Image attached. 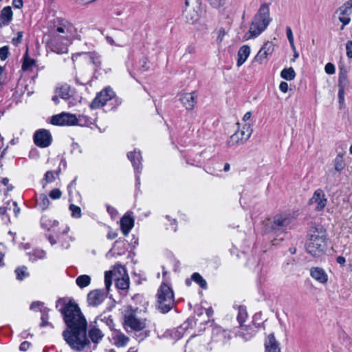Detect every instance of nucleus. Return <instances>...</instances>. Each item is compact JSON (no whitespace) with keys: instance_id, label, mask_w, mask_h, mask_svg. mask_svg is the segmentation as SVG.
I'll return each instance as SVG.
<instances>
[{"instance_id":"1","label":"nucleus","mask_w":352,"mask_h":352,"mask_svg":"<svg viewBox=\"0 0 352 352\" xmlns=\"http://www.w3.org/2000/svg\"><path fill=\"white\" fill-rule=\"evenodd\" d=\"M56 307L59 308L67 329L63 331L65 342L74 350L82 351L89 344L87 338V320L77 304L66 299L56 301Z\"/></svg>"},{"instance_id":"2","label":"nucleus","mask_w":352,"mask_h":352,"mask_svg":"<svg viewBox=\"0 0 352 352\" xmlns=\"http://www.w3.org/2000/svg\"><path fill=\"white\" fill-rule=\"evenodd\" d=\"M271 21L270 6L267 3H263L254 15L250 29L245 34L244 38L249 40L258 37L267 28Z\"/></svg>"},{"instance_id":"3","label":"nucleus","mask_w":352,"mask_h":352,"mask_svg":"<svg viewBox=\"0 0 352 352\" xmlns=\"http://www.w3.org/2000/svg\"><path fill=\"white\" fill-rule=\"evenodd\" d=\"M326 238L322 227L312 228L305 245L307 252L315 257L321 256L327 248Z\"/></svg>"},{"instance_id":"4","label":"nucleus","mask_w":352,"mask_h":352,"mask_svg":"<svg viewBox=\"0 0 352 352\" xmlns=\"http://www.w3.org/2000/svg\"><path fill=\"white\" fill-rule=\"evenodd\" d=\"M146 326V320L142 310L129 307L124 315V327L127 331H140Z\"/></svg>"},{"instance_id":"5","label":"nucleus","mask_w":352,"mask_h":352,"mask_svg":"<svg viewBox=\"0 0 352 352\" xmlns=\"http://www.w3.org/2000/svg\"><path fill=\"white\" fill-rule=\"evenodd\" d=\"M157 296L159 309L163 313L169 311L174 305V294L170 287L165 283L162 284Z\"/></svg>"},{"instance_id":"6","label":"nucleus","mask_w":352,"mask_h":352,"mask_svg":"<svg viewBox=\"0 0 352 352\" xmlns=\"http://www.w3.org/2000/svg\"><path fill=\"white\" fill-rule=\"evenodd\" d=\"M253 129L250 124H244L232 135L228 140V144L230 146L243 144L246 142L251 136Z\"/></svg>"},{"instance_id":"7","label":"nucleus","mask_w":352,"mask_h":352,"mask_svg":"<svg viewBox=\"0 0 352 352\" xmlns=\"http://www.w3.org/2000/svg\"><path fill=\"white\" fill-rule=\"evenodd\" d=\"M58 231L60 234L57 236L58 239H55L52 234L47 236V239L51 245L56 244L58 241L63 249L67 250L70 247V242L74 240L71 236H68L69 227L66 226L63 229L59 228Z\"/></svg>"},{"instance_id":"8","label":"nucleus","mask_w":352,"mask_h":352,"mask_svg":"<svg viewBox=\"0 0 352 352\" xmlns=\"http://www.w3.org/2000/svg\"><path fill=\"white\" fill-rule=\"evenodd\" d=\"M115 96L114 91L110 87H107L97 94L96 98L91 102L90 107L91 109H98L104 106L109 100Z\"/></svg>"},{"instance_id":"9","label":"nucleus","mask_w":352,"mask_h":352,"mask_svg":"<svg viewBox=\"0 0 352 352\" xmlns=\"http://www.w3.org/2000/svg\"><path fill=\"white\" fill-rule=\"evenodd\" d=\"M69 43V40L67 37L54 35L50 43V47L52 52L57 54H66L68 52Z\"/></svg>"},{"instance_id":"10","label":"nucleus","mask_w":352,"mask_h":352,"mask_svg":"<svg viewBox=\"0 0 352 352\" xmlns=\"http://www.w3.org/2000/svg\"><path fill=\"white\" fill-rule=\"evenodd\" d=\"M51 123L54 125H75L78 123V118L74 114L63 112L61 113L53 116L51 119Z\"/></svg>"},{"instance_id":"11","label":"nucleus","mask_w":352,"mask_h":352,"mask_svg":"<svg viewBox=\"0 0 352 352\" xmlns=\"http://www.w3.org/2000/svg\"><path fill=\"white\" fill-rule=\"evenodd\" d=\"M336 13L338 15L339 21L342 23L340 29L344 30L345 25H348L351 21L349 16L352 14V0H349L340 7Z\"/></svg>"},{"instance_id":"12","label":"nucleus","mask_w":352,"mask_h":352,"mask_svg":"<svg viewBox=\"0 0 352 352\" xmlns=\"http://www.w3.org/2000/svg\"><path fill=\"white\" fill-rule=\"evenodd\" d=\"M52 135L46 129H39L34 133V144L41 148L49 146L52 143Z\"/></svg>"},{"instance_id":"13","label":"nucleus","mask_w":352,"mask_h":352,"mask_svg":"<svg viewBox=\"0 0 352 352\" xmlns=\"http://www.w3.org/2000/svg\"><path fill=\"white\" fill-rule=\"evenodd\" d=\"M105 298L104 292L101 289H94L87 295V303L89 306L97 307L100 305Z\"/></svg>"},{"instance_id":"14","label":"nucleus","mask_w":352,"mask_h":352,"mask_svg":"<svg viewBox=\"0 0 352 352\" xmlns=\"http://www.w3.org/2000/svg\"><path fill=\"white\" fill-rule=\"evenodd\" d=\"M274 52V45L272 42H266L262 48L259 50L254 58L256 62L262 64L265 61L267 56Z\"/></svg>"},{"instance_id":"15","label":"nucleus","mask_w":352,"mask_h":352,"mask_svg":"<svg viewBox=\"0 0 352 352\" xmlns=\"http://www.w3.org/2000/svg\"><path fill=\"white\" fill-rule=\"evenodd\" d=\"M311 204H316V210L320 211L324 209L327 205V199L322 190H316L310 199Z\"/></svg>"},{"instance_id":"16","label":"nucleus","mask_w":352,"mask_h":352,"mask_svg":"<svg viewBox=\"0 0 352 352\" xmlns=\"http://www.w3.org/2000/svg\"><path fill=\"white\" fill-rule=\"evenodd\" d=\"M290 223L291 219L287 215H276L274 217L272 228L274 230V232H277L287 227L290 224Z\"/></svg>"},{"instance_id":"17","label":"nucleus","mask_w":352,"mask_h":352,"mask_svg":"<svg viewBox=\"0 0 352 352\" xmlns=\"http://www.w3.org/2000/svg\"><path fill=\"white\" fill-rule=\"evenodd\" d=\"M310 276L320 283L324 284L328 280V275L325 270L319 267H314L310 269Z\"/></svg>"},{"instance_id":"18","label":"nucleus","mask_w":352,"mask_h":352,"mask_svg":"<svg viewBox=\"0 0 352 352\" xmlns=\"http://www.w3.org/2000/svg\"><path fill=\"white\" fill-rule=\"evenodd\" d=\"M134 226V219L129 214H124L120 219V228L123 234L126 236Z\"/></svg>"},{"instance_id":"19","label":"nucleus","mask_w":352,"mask_h":352,"mask_svg":"<svg viewBox=\"0 0 352 352\" xmlns=\"http://www.w3.org/2000/svg\"><path fill=\"white\" fill-rule=\"evenodd\" d=\"M180 102L187 110H191L194 108L197 100L194 93H186L181 96Z\"/></svg>"},{"instance_id":"20","label":"nucleus","mask_w":352,"mask_h":352,"mask_svg":"<svg viewBox=\"0 0 352 352\" xmlns=\"http://www.w3.org/2000/svg\"><path fill=\"white\" fill-rule=\"evenodd\" d=\"M349 82L347 78V70L344 67H340L339 76H338V91H344L348 89Z\"/></svg>"},{"instance_id":"21","label":"nucleus","mask_w":352,"mask_h":352,"mask_svg":"<svg viewBox=\"0 0 352 352\" xmlns=\"http://www.w3.org/2000/svg\"><path fill=\"white\" fill-rule=\"evenodd\" d=\"M58 221L53 219L49 215H43L41 219V226L43 229L48 231L55 230V228L58 226Z\"/></svg>"},{"instance_id":"22","label":"nucleus","mask_w":352,"mask_h":352,"mask_svg":"<svg viewBox=\"0 0 352 352\" xmlns=\"http://www.w3.org/2000/svg\"><path fill=\"white\" fill-rule=\"evenodd\" d=\"M265 352H280L279 344L276 340L274 336L270 334L267 336L265 343Z\"/></svg>"},{"instance_id":"23","label":"nucleus","mask_w":352,"mask_h":352,"mask_svg":"<svg viewBox=\"0 0 352 352\" xmlns=\"http://www.w3.org/2000/svg\"><path fill=\"white\" fill-rule=\"evenodd\" d=\"M55 94L58 95L60 98L67 100L72 96L73 92L70 87L67 85H63L57 87L55 91Z\"/></svg>"},{"instance_id":"24","label":"nucleus","mask_w":352,"mask_h":352,"mask_svg":"<svg viewBox=\"0 0 352 352\" xmlns=\"http://www.w3.org/2000/svg\"><path fill=\"white\" fill-rule=\"evenodd\" d=\"M250 54V47L248 45H243L238 52L237 65L241 66Z\"/></svg>"},{"instance_id":"25","label":"nucleus","mask_w":352,"mask_h":352,"mask_svg":"<svg viewBox=\"0 0 352 352\" xmlns=\"http://www.w3.org/2000/svg\"><path fill=\"white\" fill-rule=\"evenodd\" d=\"M73 30L74 27L70 23L67 21H63L60 23V25L56 28V32L60 34H65L64 36H61L60 37H67V38H69V34H72Z\"/></svg>"},{"instance_id":"26","label":"nucleus","mask_w":352,"mask_h":352,"mask_svg":"<svg viewBox=\"0 0 352 352\" xmlns=\"http://www.w3.org/2000/svg\"><path fill=\"white\" fill-rule=\"evenodd\" d=\"M12 10L10 6H6L3 8L0 15V21L4 25H8L12 19Z\"/></svg>"},{"instance_id":"27","label":"nucleus","mask_w":352,"mask_h":352,"mask_svg":"<svg viewBox=\"0 0 352 352\" xmlns=\"http://www.w3.org/2000/svg\"><path fill=\"white\" fill-rule=\"evenodd\" d=\"M129 160L131 162L135 169L138 170L140 165V160L142 159L139 151L135 150L133 152H130L127 154Z\"/></svg>"},{"instance_id":"28","label":"nucleus","mask_w":352,"mask_h":352,"mask_svg":"<svg viewBox=\"0 0 352 352\" xmlns=\"http://www.w3.org/2000/svg\"><path fill=\"white\" fill-rule=\"evenodd\" d=\"M113 340L115 344L118 347H122L127 344L129 341V337L121 332L116 333Z\"/></svg>"},{"instance_id":"29","label":"nucleus","mask_w":352,"mask_h":352,"mask_svg":"<svg viewBox=\"0 0 352 352\" xmlns=\"http://www.w3.org/2000/svg\"><path fill=\"white\" fill-rule=\"evenodd\" d=\"M36 204L38 208L43 211L48 208L50 202L46 195L41 194L36 200Z\"/></svg>"},{"instance_id":"30","label":"nucleus","mask_w":352,"mask_h":352,"mask_svg":"<svg viewBox=\"0 0 352 352\" xmlns=\"http://www.w3.org/2000/svg\"><path fill=\"white\" fill-rule=\"evenodd\" d=\"M116 285L118 289H126L129 287V278L127 274L122 276L121 278H118L116 279Z\"/></svg>"},{"instance_id":"31","label":"nucleus","mask_w":352,"mask_h":352,"mask_svg":"<svg viewBox=\"0 0 352 352\" xmlns=\"http://www.w3.org/2000/svg\"><path fill=\"white\" fill-rule=\"evenodd\" d=\"M89 336L93 342L98 343L103 337V333L97 328H92L89 332Z\"/></svg>"},{"instance_id":"32","label":"nucleus","mask_w":352,"mask_h":352,"mask_svg":"<svg viewBox=\"0 0 352 352\" xmlns=\"http://www.w3.org/2000/svg\"><path fill=\"white\" fill-rule=\"evenodd\" d=\"M91 283V277L88 275L84 274L78 276L76 279V285L80 287L84 288L89 285Z\"/></svg>"},{"instance_id":"33","label":"nucleus","mask_w":352,"mask_h":352,"mask_svg":"<svg viewBox=\"0 0 352 352\" xmlns=\"http://www.w3.org/2000/svg\"><path fill=\"white\" fill-rule=\"evenodd\" d=\"M345 166L343 154L339 153L334 160V168L337 171H342Z\"/></svg>"},{"instance_id":"34","label":"nucleus","mask_w":352,"mask_h":352,"mask_svg":"<svg viewBox=\"0 0 352 352\" xmlns=\"http://www.w3.org/2000/svg\"><path fill=\"white\" fill-rule=\"evenodd\" d=\"M280 76L287 80H292L294 79L296 73L292 67L285 68L280 73Z\"/></svg>"},{"instance_id":"35","label":"nucleus","mask_w":352,"mask_h":352,"mask_svg":"<svg viewBox=\"0 0 352 352\" xmlns=\"http://www.w3.org/2000/svg\"><path fill=\"white\" fill-rule=\"evenodd\" d=\"M29 259L32 262H35L38 259L44 258L45 256V252L43 250H36L29 254Z\"/></svg>"},{"instance_id":"36","label":"nucleus","mask_w":352,"mask_h":352,"mask_svg":"<svg viewBox=\"0 0 352 352\" xmlns=\"http://www.w3.org/2000/svg\"><path fill=\"white\" fill-rule=\"evenodd\" d=\"M35 64V60L28 56V52L24 55V61L22 69L25 71L30 69Z\"/></svg>"},{"instance_id":"37","label":"nucleus","mask_w":352,"mask_h":352,"mask_svg":"<svg viewBox=\"0 0 352 352\" xmlns=\"http://www.w3.org/2000/svg\"><path fill=\"white\" fill-rule=\"evenodd\" d=\"M191 278L193 281L197 283L201 288L206 287V281L199 273H193L192 275L191 276Z\"/></svg>"},{"instance_id":"38","label":"nucleus","mask_w":352,"mask_h":352,"mask_svg":"<svg viewBox=\"0 0 352 352\" xmlns=\"http://www.w3.org/2000/svg\"><path fill=\"white\" fill-rule=\"evenodd\" d=\"M184 16L187 23H193L197 19V15L194 11L185 10Z\"/></svg>"},{"instance_id":"39","label":"nucleus","mask_w":352,"mask_h":352,"mask_svg":"<svg viewBox=\"0 0 352 352\" xmlns=\"http://www.w3.org/2000/svg\"><path fill=\"white\" fill-rule=\"evenodd\" d=\"M247 312L246 308L243 306H238L237 320L242 324L246 319Z\"/></svg>"},{"instance_id":"40","label":"nucleus","mask_w":352,"mask_h":352,"mask_svg":"<svg viewBox=\"0 0 352 352\" xmlns=\"http://www.w3.org/2000/svg\"><path fill=\"white\" fill-rule=\"evenodd\" d=\"M15 272L16 274V278L20 280H23V278L28 276L27 267L25 266L18 267L17 269H16Z\"/></svg>"},{"instance_id":"41","label":"nucleus","mask_w":352,"mask_h":352,"mask_svg":"<svg viewBox=\"0 0 352 352\" xmlns=\"http://www.w3.org/2000/svg\"><path fill=\"white\" fill-rule=\"evenodd\" d=\"M10 201H7L3 206L0 207V215L2 217V219L5 220V218H6L7 221L8 222L10 221V218L7 215V211H8V206H10Z\"/></svg>"},{"instance_id":"42","label":"nucleus","mask_w":352,"mask_h":352,"mask_svg":"<svg viewBox=\"0 0 352 352\" xmlns=\"http://www.w3.org/2000/svg\"><path fill=\"white\" fill-rule=\"evenodd\" d=\"M239 334V336L243 338L245 340H250L254 336L252 332H248V330L246 327H241Z\"/></svg>"},{"instance_id":"43","label":"nucleus","mask_w":352,"mask_h":352,"mask_svg":"<svg viewBox=\"0 0 352 352\" xmlns=\"http://www.w3.org/2000/svg\"><path fill=\"white\" fill-rule=\"evenodd\" d=\"M69 210L72 212V216L74 218H80L81 217V209L80 207L71 204L69 206Z\"/></svg>"},{"instance_id":"44","label":"nucleus","mask_w":352,"mask_h":352,"mask_svg":"<svg viewBox=\"0 0 352 352\" xmlns=\"http://www.w3.org/2000/svg\"><path fill=\"white\" fill-rule=\"evenodd\" d=\"M112 272L111 271H107L104 274V283L105 287L107 291L109 290V288L111 285L112 283Z\"/></svg>"},{"instance_id":"45","label":"nucleus","mask_w":352,"mask_h":352,"mask_svg":"<svg viewBox=\"0 0 352 352\" xmlns=\"http://www.w3.org/2000/svg\"><path fill=\"white\" fill-rule=\"evenodd\" d=\"M89 59L91 63L96 65V67H99L101 65L100 56L96 53H91L89 54Z\"/></svg>"},{"instance_id":"46","label":"nucleus","mask_w":352,"mask_h":352,"mask_svg":"<svg viewBox=\"0 0 352 352\" xmlns=\"http://www.w3.org/2000/svg\"><path fill=\"white\" fill-rule=\"evenodd\" d=\"M55 180V173L53 171L48 170L46 172L45 175V177L43 181L45 182V184L47 183H51ZM43 187H45V184H43Z\"/></svg>"},{"instance_id":"47","label":"nucleus","mask_w":352,"mask_h":352,"mask_svg":"<svg viewBox=\"0 0 352 352\" xmlns=\"http://www.w3.org/2000/svg\"><path fill=\"white\" fill-rule=\"evenodd\" d=\"M12 208L13 209L14 216L17 217L21 212V209L16 201L10 202V205L8 206V210H10Z\"/></svg>"},{"instance_id":"48","label":"nucleus","mask_w":352,"mask_h":352,"mask_svg":"<svg viewBox=\"0 0 352 352\" xmlns=\"http://www.w3.org/2000/svg\"><path fill=\"white\" fill-rule=\"evenodd\" d=\"M286 33H287V37L288 38V41L289 42L291 47L294 49L295 45H294L293 33H292V29L289 27H287Z\"/></svg>"},{"instance_id":"49","label":"nucleus","mask_w":352,"mask_h":352,"mask_svg":"<svg viewBox=\"0 0 352 352\" xmlns=\"http://www.w3.org/2000/svg\"><path fill=\"white\" fill-rule=\"evenodd\" d=\"M9 54V48L8 46H3L0 48V58L1 60H5Z\"/></svg>"},{"instance_id":"50","label":"nucleus","mask_w":352,"mask_h":352,"mask_svg":"<svg viewBox=\"0 0 352 352\" xmlns=\"http://www.w3.org/2000/svg\"><path fill=\"white\" fill-rule=\"evenodd\" d=\"M62 195L61 191L58 188H54L50 192V197L52 199H58Z\"/></svg>"},{"instance_id":"51","label":"nucleus","mask_w":352,"mask_h":352,"mask_svg":"<svg viewBox=\"0 0 352 352\" xmlns=\"http://www.w3.org/2000/svg\"><path fill=\"white\" fill-rule=\"evenodd\" d=\"M217 43H221L226 35V31L223 28H220L217 31Z\"/></svg>"},{"instance_id":"52","label":"nucleus","mask_w":352,"mask_h":352,"mask_svg":"<svg viewBox=\"0 0 352 352\" xmlns=\"http://www.w3.org/2000/svg\"><path fill=\"white\" fill-rule=\"evenodd\" d=\"M324 71L328 74H333L336 72V68L333 64L328 63L324 67Z\"/></svg>"},{"instance_id":"53","label":"nucleus","mask_w":352,"mask_h":352,"mask_svg":"<svg viewBox=\"0 0 352 352\" xmlns=\"http://www.w3.org/2000/svg\"><path fill=\"white\" fill-rule=\"evenodd\" d=\"M212 7L219 8L224 4L225 0H206Z\"/></svg>"},{"instance_id":"54","label":"nucleus","mask_w":352,"mask_h":352,"mask_svg":"<svg viewBox=\"0 0 352 352\" xmlns=\"http://www.w3.org/2000/svg\"><path fill=\"white\" fill-rule=\"evenodd\" d=\"M346 56L351 58H352V41H349L346 44Z\"/></svg>"},{"instance_id":"55","label":"nucleus","mask_w":352,"mask_h":352,"mask_svg":"<svg viewBox=\"0 0 352 352\" xmlns=\"http://www.w3.org/2000/svg\"><path fill=\"white\" fill-rule=\"evenodd\" d=\"M22 37H23V32H18L17 36L16 38H12V42L13 45L15 46L18 45V44L21 43Z\"/></svg>"},{"instance_id":"56","label":"nucleus","mask_w":352,"mask_h":352,"mask_svg":"<svg viewBox=\"0 0 352 352\" xmlns=\"http://www.w3.org/2000/svg\"><path fill=\"white\" fill-rule=\"evenodd\" d=\"M41 305H42V302H38V301L34 302L30 305V309L37 311L40 310Z\"/></svg>"},{"instance_id":"57","label":"nucleus","mask_w":352,"mask_h":352,"mask_svg":"<svg viewBox=\"0 0 352 352\" xmlns=\"http://www.w3.org/2000/svg\"><path fill=\"white\" fill-rule=\"evenodd\" d=\"M30 346V343L27 341L23 342L19 346V349L21 351H26Z\"/></svg>"},{"instance_id":"58","label":"nucleus","mask_w":352,"mask_h":352,"mask_svg":"<svg viewBox=\"0 0 352 352\" xmlns=\"http://www.w3.org/2000/svg\"><path fill=\"white\" fill-rule=\"evenodd\" d=\"M279 89L282 92L286 93L288 91V84L286 82H281L279 85Z\"/></svg>"},{"instance_id":"59","label":"nucleus","mask_w":352,"mask_h":352,"mask_svg":"<svg viewBox=\"0 0 352 352\" xmlns=\"http://www.w3.org/2000/svg\"><path fill=\"white\" fill-rule=\"evenodd\" d=\"M47 320H48V314L43 313L42 316H41V325L42 327H44V326L48 324Z\"/></svg>"},{"instance_id":"60","label":"nucleus","mask_w":352,"mask_h":352,"mask_svg":"<svg viewBox=\"0 0 352 352\" xmlns=\"http://www.w3.org/2000/svg\"><path fill=\"white\" fill-rule=\"evenodd\" d=\"M12 4L14 8H21L23 6V1L22 0H13Z\"/></svg>"},{"instance_id":"61","label":"nucleus","mask_w":352,"mask_h":352,"mask_svg":"<svg viewBox=\"0 0 352 352\" xmlns=\"http://www.w3.org/2000/svg\"><path fill=\"white\" fill-rule=\"evenodd\" d=\"M338 99L340 104H343L344 102V91H338Z\"/></svg>"},{"instance_id":"62","label":"nucleus","mask_w":352,"mask_h":352,"mask_svg":"<svg viewBox=\"0 0 352 352\" xmlns=\"http://www.w3.org/2000/svg\"><path fill=\"white\" fill-rule=\"evenodd\" d=\"M336 261L338 262V263H339L340 265H344L346 262V260H345L344 257H343L342 256H339L337 257Z\"/></svg>"},{"instance_id":"63","label":"nucleus","mask_w":352,"mask_h":352,"mask_svg":"<svg viewBox=\"0 0 352 352\" xmlns=\"http://www.w3.org/2000/svg\"><path fill=\"white\" fill-rule=\"evenodd\" d=\"M118 234L116 232H109L107 234V238L109 239H114L116 237H117Z\"/></svg>"},{"instance_id":"64","label":"nucleus","mask_w":352,"mask_h":352,"mask_svg":"<svg viewBox=\"0 0 352 352\" xmlns=\"http://www.w3.org/2000/svg\"><path fill=\"white\" fill-rule=\"evenodd\" d=\"M107 209L108 212L110 213L111 215L116 214V210L113 207L107 206Z\"/></svg>"}]
</instances>
